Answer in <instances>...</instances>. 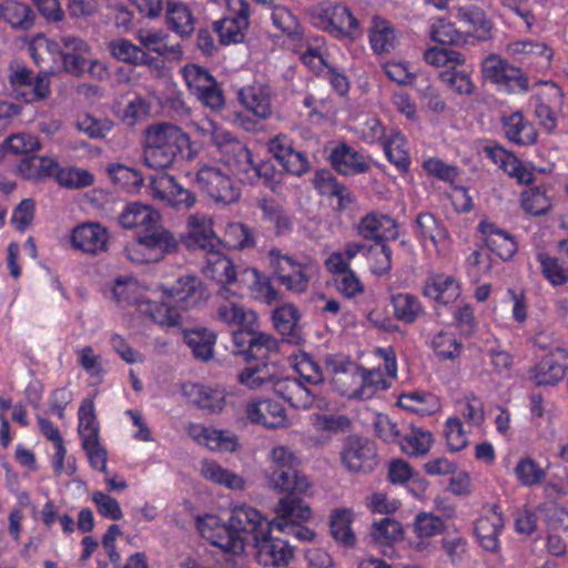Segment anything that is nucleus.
Here are the masks:
<instances>
[{"mask_svg":"<svg viewBox=\"0 0 568 568\" xmlns=\"http://www.w3.org/2000/svg\"><path fill=\"white\" fill-rule=\"evenodd\" d=\"M267 486L284 494L278 499L275 511L294 514L298 518L312 515L310 505L303 499L311 483L301 468V459L286 446L273 447L270 453V465L265 470Z\"/></svg>","mask_w":568,"mask_h":568,"instance_id":"f257e3e1","label":"nucleus"},{"mask_svg":"<svg viewBox=\"0 0 568 568\" xmlns=\"http://www.w3.org/2000/svg\"><path fill=\"white\" fill-rule=\"evenodd\" d=\"M219 321L236 325L232 334L231 352L243 361L265 359L280 352L278 341L268 333L257 329V315L233 301L221 303L216 308Z\"/></svg>","mask_w":568,"mask_h":568,"instance_id":"f03ea898","label":"nucleus"},{"mask_svg":"<svg viewBox=\"0 0 568 568\" xmlns=\"http://www.w3.org/2000/svg\"><path fill=\"white\" fill-rule=\"evenodd\" d=\"M142 144L144 163L155 170L169 169L180 160L192 161L197 155L189 133L168 121L149 124Z\"/></svg>","mask_w":568,"mask_h":568,"instance_id":"7ed1b4c3","label":"nucleus"},{"mask_svg":"<svg viewBox=\"0 0 568 568\" xmlns=\"http://www.w3.org/2000/svg\"><path fill=\"white\" fill-rule=\"evenodd\" d=\"M339 456L342 465L351 473L368 474L378 464L375 442L358 435L344 438Z\"/></svg>","mask_w":568,"mask_h":568,"instance_id":"20e7f679","label":"nucleus"},{"mask_svg":"<svg viewBox=\"0 0 568 568\" xmlns=\"http://www.w3.org/2000/svg\"><path fill=\"white\" fill-rule=\"evenodd\" d=\"M9 83L12 89V97L24 103L43 101L51 94L50 77L47 72L34 74L27 67H18L9 75Z\"/></svg>","mask_w":568,"mask_h":568,"instance_id":"39448f33","label":"nucleus"},{"mask_svg":"<svg viewBox=\"0 0 568 568\" xmlns=\"http://www.w3.org/2000/svg\"><path fill=\"white\" fill-rule=\"evenodd\" d=\"M214 144L221 150L226 165L241 182H252L253 155L245 144L230 133L215 131L212 135Z\"/></svg>","mask_w":568,"mask_h":568,"instance_id":"423d86ee","label":"nucleus"},{"mask_svg":"<svg viewBox=\"0 0 568 568\" xmlns=\"http://www.w3.org/2000/svg\"><path fill=\"white\" fill-rule=\"evenodd\" d=\"M326 371L333 388L339 395L359 399L363 367L347 359L329 357L326 359Z\"/></svg>","mask_w":568,"mask_h":568,"instance_id":"0eeeda50","label":"nucleus"},{"mask_svg":"<svg viewBox=\"0 0 568 568\" xmlns=\"http://www.w3.org/2000/svg\"><path fill=\"white\" fill-rule=\"evenodd\" d=\"M50 52H57L62 61V69L73 77H81L88 68L89 45L77 37H62L60 42H48Z\"/></svg>","mask_w":568,"mask_h":568,"instance_id":"6e6552de","label":"nucleus"},{"mask_svg":"<svg viewBox=\"0 0 568 568\" xmlns=\"http://www.w3.org/2000/svg\"><path fill=\"white\" fill-rule=\"evenodd\" d=\"M152 195L175 210H189L196 202L193 191L180 184L173 175L162 173L150 178Z\"/></svg>","mask_w":568,"mask_h":568,"instance_id":"1a4fd4ad","label":"nucleus"},{"mask_svg":"<svg viewBox=\"0 0 568 568\" xmlns=\"http://www.w3.org/2000/svg\"><path fill=\"white\" fill-rule=\"evenodd\" d=\"M195 182L216 202L233 203L239 199L240 192L231 178L216 166L201 168L195 175Z\"/></svg>","mask_w":568,"mask_h":568,"instance_id":"9d476101","label":"nucleus"},{"mask_svg":"<svg viewBox=\"0 0 568 568\" xmlns=\"http://www.w3.org/2000/svg\"><path fill=\"white\" fill-rule=\"evenodd\" d=\"M212 220L205 215L192 214L186 220L189 231L181 236V242L189 250H203L207 254L219 248L221 240L215 235Z\"/></svg>","mask_w":568,"mask_h":568,"instance_id":"9b49d317","label":"nucleus"},{"mask_svg":"<svg viewBox=\"0 0 568 568\" xmlns=\"http://www.w3.org/2000/svg\"><path fill=\"white\" fill-rule=\"evenodd\" d=\"M163 293L187 310L200 305L207 298L205 285L195 275H183L171 285L162 286Z\"/></svg>","mask_w":568,"mask_h":568,"instance_id":"f8f14e48","label":"nucleus"},{"mask_svg":"<svg viewBox=\"0 0 568 568\" xmlns=\"http://www.w3.org/2000/svg\"><path fill=\"white\" fill-rule=\"evenodd\" d=\"M229 524L236 535L246 538L251 535L254 541L272 531V521L266 520L257 509L246 505L237 506L232 510Z\"/></svg>","mask_w":568,"mask_h":568,"instance_id":"ddd939ff","label":"nucleus"},{"mask_svg":"<svg viewBox=\"0 0 568 568\" xmlns=\"http://www.w3.org/2000/svg\"><path fill=\"white\" fill-rule=\"evenodd\" d=\"M108 230L98 222H84L72 230L71 244L74 248L90 255L108 250Z\"/></svg>","mask_w":568,"mask_h":568,"instance_id":"4468645a","label":"nucleus"},{"mask_svg":"<svg viewBox=\"0 0 568 568\" xmlns=\"http://www.w3.org/2000/svg\"><path fill=\"white\" fill-rule=\"evenodd\" d=\"M138 244L153 254V260H162L168 254L178 252L179 241L160 222L145 231L136 232Z\"/></svg>","mask_w":568,"mask_h":568,"instance_id":"2eb2a0df","label":"nucleus"},{"mask_svg":"<svg viewBox=\"0 0 568 568\" xmlns=\"http://www.w3.org/2000/svg\"><path fill=\"white\" fill-rule=\"evenodd\" d=\"M567 369L568 351L557 347L535 366L531 378L537 386L554 385L565 377Z\"/></svg>","mask_w":568,"mask_h":568,"instance_id":"dca6fc26","label":"nucleus"},{"mask_svg":"<svg viewBox=\"0 0 568 568\" xmlns=\"http://www.w3.org/2000/svg\"><path fill=\"white\" fill-rule=\"evenodd\" d=\"M233 2L229 6L234 9L235 17L215 21L213 24L222 44L241 42L244 38L242 29L248 26V3L246 0H233Z\"/></svg>","mask_w":568,"mask_h":568,"instance_id":"f3484780","label":"nucleus"},{"mask_svg":"<svg viewBox=\"0 0 568 568\" xmlns=\"http://www.w3.org/2000/svg\"><path fill=\"white\" fill-rule=\"evenodd\" d=\"M562 105V90L554 83L537 95L535 114L539 124L547 132H552L556 129L557 114L561 111Z\"/></svg>","mask_w":568,"mask_h":568,"instance_id":"a211bd4d","label":"nucleus"},{"mask_svg":"<svg viewBox=\"0 0 568 568\" xmlns=\"http://www.w3.org/2000/svg\"><path fill=\"white\" fill-rule=\"evenodd\" d=\"M246 416L255 424L267 428L285 427L287 416L284 406L273 399L251 400L246 404Z\"/></svg>","mask_w":568,"mask_h":568,"instance_id":"6ab92c4d","label":"nucleus"},{"mask_svg":"<svg viewBox=\"0 0 568 568\" xmlns=\"http://www.w3.org/2000/svg\"><path fill=\"white\" fill-rule=\"evenodd\" d=\"M318 19L323 28L334 33L336 37H354V31H356L358 27V21L349 9L339 3L323 8Z\"/></svg>","mask_w":568,"mask_h":568,"instance_id":"aec40b11","label":"nucleus"},{"mask_svg":"<svg viewBox=\"0 0 568 568\" xmlns=\"http://www.w3.org/2000/svg\"><path fill=\"white\" fill-rule=\"evenodd\" d=\"M256 559L264 566H281L287 565L293 558V548L290 547L288 540L280 538H272L271 534L257 538L255 541Z\"/></svg>","mask_w":568,"mask_h":568,"instance_id":"412c9836","label":"nucleus"},{"mask_svg":"<svg viewBox=\"0 0 568 568\" xmlns=\"http://www.w3.org/2000/svg\"><path fill=\"white\" fill-rule=\"evenodd\" d=\"M199 529L203 537H205L213 546L221 548L226 552L239 555L244 551L245 536L236 535L231 529L230 524H214V527L209 524H200Z\"/></svg>","mask_w":568,"mask_h":568,"instance_id":"4be33fe9","label":"nucleus"},{"mask_svg":"<svg viewBox=\"0 0 568 568\" xmlns=\"http://www.w3.org/2000/svg\"><path fill=\"white\" fill-rule=\"evenodd\" d=\"M301 314L295 305L285 303L273 311L272 321L276 331L291 344L298 345L303 341L300 324Z\"/></svg>","mask_w":568,"mask_h":568,"instance_id":"5701e85b","label":"nucleus"},{"mask_svg":"<svg viewBox=\"0 0 568 568\" xmlns=\"http://www.w3.org/2000/svg\"><path fill=\"white\" fill-rule=\"evenodd\" d=\"M268 151L283 169L294 175H302L310 170L305 153L296 151L283 139L275 138L268 143Z\"/></svg>","mask_w":568,"mask_h":568,"instance_id":"b1692460","label":"nucleus"},{"mask_svg":"<svg viewBox=\"0 0 568 568\" xmlns=\"http://www.w3.org/2000/svg\"><path fill=\"white\" fill-rule=\"evenodd\" d=\"M358 232L364 239L374 241L396 239L398 234L396 221L377 212H371L361 219Z\"/></svg>","mask_w":568,"mask_h":568,"instance_id":"393cba45","label":"nucleus"},{"mask_svg":"<svg viewBox=\"0 0 568 568\" xmlns=\"http://www.w3.org/2000/svg\"><path fill=\"white\" fill-rule=\"evenodd\" d=\"M503 527L504 518L497 511V506H493L486 515L476 520L474 531L483 548L495 552L499 548L498 536Z\"/></svg>","mask_w":568,"mask_h":568,"instance_id":"a878e982","label":"nucleus"},{"mask_svg":"<svg viewBox=\"0 0 568 568\" xmlns=\"http://www.w3.org/2000/svg\"><path fill=\"white\" fill-rule=\"evenodd\" d=\"M274 392L297 409H308L314 402L311 389L295 377L277 379L274 383Z\"/></svg>","mask_w":568,"mask_h":568,"instance_id":"bb28decb","label":"nucleus"},{"mask_svg":"<svg viewBox=\"0 0 568 568\" xmlns=\"http://www.w3.org/2000/svg\"><path fill=\"white\" fill-rule=\"evenodd\" d=\"M161 221L160 213L139 202L129 203L119 215V223L124 229H138V232L152 227L156 222Z\"/></svg>","mask_w":568,"mask_h":568,"instance_id":"cd10ccee","label":"nucleus"},{"mask_svg":"<svg viewBox=\"0 0 568 568\" xmlns=\"http://www.w3.org/2000/svg\"><path fill=\"white\" fill-rule=\"evenodd\" d=\"M314 186L322 195L336 197V210L343 211L354 201V196L349 189L339 183L329 171H317L314 178Z\"/></svg>","mask_w":568,"mask_h":568,"instance_id":"c85d7f7f","label":"nucleus"},{"mask_svg":"<svg viewBox=\"0 0 568 568\" xmlns=\"http://www.w3.org/2000/svg\"><path fill=\"white\" fill-rule=\"evenodd\" d=\"M329 159L333 168L344 175L364 173L369 170V164L363 154L346 144L334 149Z\"/></svg>","mask_w":568,"mask_h":568,"instance_id":"c756f323","label":"nucleus"},{"mask_svg":"<svg viewBox=\"0 0 568 568\" xmlns=\"http://www.w3.org/2000/svg\"><path fill=\"white\" fill-rule=\"evenodd\" d=\"M423 293L438 303L449 304L458 298L460 288L454 276L435 274L426 281Z\"/></svg>","mask_w":568,"mask_h":568,"instance_id":"7c9ffc66","label":"nucleus"},{"mask_svg":"<svg viewBox=\"0 0 568 568\" xmlns=\"http://www.w3.org/2000/svg\"><path fill=\"white\" fill-rule=\"evenodd\" d=\"M479 230L485 236V243L491 252L501 260H509L517 251V243L513 236L490 223H480Z\"/></svg>","mask_w":568,"mask_h":568,"instance_id":"2f4dec72","label":"nucleus"},{"mask_svg":"<svg viewBox=\"0 0 568 568\" xmlns=\"http://www.w3.org/2000/svg\"><path fill=\"white\" fill-rule=\"evenodd\" d=\"M204 273L220 284H234L240 281L232 260L220 253L217 248L207 254Z\"/></svg>","mask_w":568,"mask_h":568,"instance_id":"473e14b6","label":"nucleus"},{"mask_svg":"<svg viewBox=\"0 0 568 568\" xmlns=\"http://www.w3.org/2000/svg\"><path fill=\"white\" fill-rule=\"evenodd\" d=\"M111 55L118 61L132 65H153L155 58L126 39H114L108 43Z\"/></svg>","mask_w":568,"mask_h":568,"instance_id":"72a5a7b5","label":"nucleus"},{"mask_svg":"<svg viewBox=\"0 0 568 568\" xmlns=\"http://www.w3.org/2000/svg\"><path fill=\"white\" fill-rule=\"evenodd\" d=\"M503 128L506 136L517 144L530 145L537 140V131L530 122L524 119L520 112L503 116Z\"/></svg>","mask_w":568,"mask_h":568,"instance_id":"f704fd0d","label":"nucleus"},{"mask_svg":"<svg viewBox=\"0 0 568 568\" xmlns=\"http://www.w3.org/2000/svg\"><path fill=\"white\" fill-rule=\"evenodd\" d=\"M240 102L254 115L265 119L271 112L270 89L263 85L242 88L239 91Z\"/></svg>","mask_w":568,"mask_h":568,"instance_id":"c9c22d12","label":"nucleus"},{"mask_svg":"<svg viewBox=\"0 0 568 568\" xmlns=\"http://www.w3.org/2000/svg\"><path fill=\"white\" fill-rule=\"evenodd\" d=\"M353 516L346 508L334 509L329 516V530L332 537L339 545L352 548L356 545V536L351 527Z\"/></svg>","mask_w":568,"mask_h":568,"instance_id":"e433bc0d","label":"nucleus"},{"mask_svg":"<svg viewBox=\"0 0 568 568\" xmlns=\"http://www.w3.org/2000/svg\"><path fill=\"white\" fill-rule=\"evenodd\" d=\"M277 516L272 520V530L276 529L287 536L294 537L300 541H311L315 538V531L301 523L307 521L311 517L298 518L294 514H284V511H276Z\"/></svg>","mask_w":568,"mask_h":568,"instance_id":"4c0bfd02","label":"nucleus"},{"mask_svg":"<svg viewBox=\"0 0 568 568\" xmlns=\"http://www.w3.org/2000/svg\"><path fill=\"white\" fill-rule=\"evenodd\" d=\"M183 339L195 358L204 362L212 358L216 342V335L213 332L207 328L185 331Z\"/></svg>","mask_w":568,"mask_h":568,"instance_id":"58836bf2","label":"nucleus"},{"mask_svg":"<svg viewBox=\"0 0 568 568\" xmlns=\"http://www.w3.org/2000/svg\"><path fill=\"white\" fill-rule=\"evenodd\" d=\"M0 8L2 20L13 29L28 30L34 23V13L28 4L9 0L1 3Z\"/></svg>","mask_w":568,"mask_h":568,"instance_id":"ea45409f","label":"nucleus"},{"mask_svg":"<svg viewBox=\"0 0 568 568\" xmlns=\"http://www.w3.org/2000/svg\"><path fill=\"white\" fill-rule=\"evenodd\" d=\"M257 205L263 213V219L274 225L277 236H282L292 231V219L281 204L276 203L274 200L262 199L258 201Z\"/></svg>","mask_w":568,"mask_h":568,"instance_id":"a19ab883","label":"nucleus"},{"mask_svg":"<svg viewBox=\"0 0 568 568\" xmlns=\"http://www.w3.org/2000/svg\"><path fill=\"white\" fill-rule=\"evenodd\" d=\"M57 162L50 158L31 155L21 160L18 172L26 180H40L54 173Z\"/></svg>","mask_w":568,"mask_h":568,"instance_id":"79ce46f5","label":"nucleus"},{"mask_svg":"<svg viewBox=\"0 0 568 568\" xmlns=\"http://www.w3.org/2000/svg\"><path fill=\"white\" fill-rule=\"evenodd\" d=\"M166 19L172 30L189 37L194 30L191 10L182 3H168Z\"/></svg>","mask_w":568,"mask_h":568,"instance_id":"37998d69","label":"nucleus"},{"mask_svg":"<svg viewBox=\"0 0 568 568\" xmlns=\"http://www.w3.org/2000/svg\"><path fill=\"white\" fill-rule=\"evenodd\" d=\"M369 40L375 52L388 53L395 48L396 37L394 29L387 21L375 18Z\"/></svg>","mask_w":568,"mask_h":568,"instance_id":"c03bdc74","label":"nucleus"},{"mask_svg":"<svg viewBox=\"0 0 568 568\" xmlns=\"http://www.w3.org/2000/svg\"><path fill=\"white\" fill-rule=\"evenodd\" d=\"M202 474L206 479L231 489H242L244 487V479L240 475L222 468L215 462H205L202 467Z\"/></svg>","mask_w":568,"mask_h":568,"instance_id":"a18cd8bd","label":"nucleus"},{"mask_svg":"<svg viewBox=\"0 0 568 568\" xmlns=\"http://www.w3.org/2000/svg\"><path fill=\"white\" fill-rule=\"evenodd\" d=\"M79 434L82 442L90 444L99 437V426L92 399H84L79 408Z\"/></svg>","mask_w":568,"mask_h":568,"instance_id":"49530a36","label":"nucleus"},{"mask_svg":"<svg viewBox=\"0 0 568 568\" xmlns=\"http://www.w3.org/2000/svg\"><path fill=\"white\" fill-rule=\"evenodd\" d=\"M224 241L230 247L237 250L251 248L256 244L253 230L241 222L227 224Z\"/></svg>","mask_w":568,"mask_h":568,"instance_id":"de8ad7c7","label":"nucleus"},{"mask_svg":"<svg viewBox=\"0 0 568 568\" xmlns=\"http://www.w3.org/2000/svg\"><path fill=\"white\" fill-rule=\"evenodd\" d=\"M253 174L254 176H252V182H247V184L253 185L261 180L272 192H278L282 184L283 173L275 168L271 160H262L258 163H254Z\"/></svg>","mask_w":568,"mask_h":568,"instance_id":"09e8293b","label":"nucleus"},{"mask_svg":"<svg viewBox=\"0 0 568 568\" xmlns=\"http://www.w3.org/2000/svg\"><path fill=\"white\" fill-rule=\"evenodd\" d=\"M273 354L267 358L261 359L262 364H257L252 367L244 368L239 375L237 381L240 384L247 386L251 389L262 387L264 384L273 379V372L266 362Z\"/></svg>","mask_w":568,"mask_h":568,"instance_id":"8fccbe9b","label":"nucleus"},{"mask_svg":"<svg viewBox=\"0 0 568 568\" xmlns=\"http://www.w3.org/2000/svg\"><path fill=\"white\" fill-rule=\"evenodd\" d=\"M371 536L377 544H389L404 538V529L400 523L385 517L374 521L371 528Z\"/></svg>","mask_w":568,"mask_h":568,"instance_id":"3c124183","label":"nucleus"},{"mask_svg":"<svg viewBox=\"0 0 568 568\" xmlns=\"http://www.w3.org/2000/svg\"><path fill=\"white\" fill-rule=\"evenodd\" d=\"M108 173L114 183L126 189L129 192L138 191L143 184L141 172L123 164L109 165Z\"/></svg>","mask_w":568,"mask_h":568,"instance_id":"603ef678","label":"nucleus"},{"mask_svg":"<svg viewBox=\"0 0 568 568\" xmlns=\"http://www.w3.org/2000/svg\"><path fill=\"white\" fill-rule=\"evenodd\" d=\"M392 301L395 315L402 322L413 323L423 313V307L414 295L400 293L393 296Z\"/></svg>","mask_w":568,"mask_h":568,"instance_id":"864d4df0","label":"nucleus"},{"mask_svg":"<svg viewBox=\"0 0 568 568\" xmlns=\"http://www.w3.org/2000/svg\"><path fill=\"white\" fill-rule=\"evenodd\" d=\"M57 182L68 189H81L90 186L94 178L84 169L64 168L55 172Z\"/></svg>","mask_w":568,"mask_h":568,"instance_id":"5fc2aeb1","label":"nucleus"},{"mask_svg":"<svg viewBox=\"0 0 568 568\" xmlns=\"http://www.w3.org/2000/svg\"><path fill=\"white\" fill-rule=\"evenodd\" d=\"M193 390L196 395L194 403L199 408L209 413H220L223 409L225 398L222 390L199 385L193 386Z\"/></svg>","mask_w":568,"mask_h":568,"instance_id":"6e6d98bb","label":"nucleus"},{"mask_svg":"<svg viewBox=\"0 0 568 568\" xmlns=\"http://www.w3.org/2000/svg\"><path fill=\"white\" fill-rule=\"evenodd\" d=\"M432 442V433L414 427L399 440V444L402 449L409 455H424L429 450Z\"/></svg>","mask_w":568,"mask_h":568,"instance_id":"4d7b16f0","label":"nucleus"},{"mask_svg":"<svg viewBox=\"0 0 568 568\" xmlns=\"http://www.w3.org/2000/svg\"><path fill=\"white\" fill-rule=\"evenodd\" d=\"M338 258H341L338 256ZM336 286L337 290L347 297H352L363 291V285L356 277L353 271L349 270L348 265L339 260L336 264Z\"/></svg>","mask_w":568,"mask_h":568,"instance_id":"13d9d810","label":"nucleus"},{"mask_svg":"<svg viewBox=\"0 0 568 568\" xmlns=\"http://www.w3.org/2000/svg\"><path fill=\"white\" fill-rule=\"evenodd\" d=\"M445 528V521L433 513H419L415 517L414 531L419 538L440 535Z\"/></svg>","mask_w":568,"mask_h":568,"instance_id":"bf43d9fd","label":"nucleus"},{"mask_svg":"<svg viewBox=\"0 0 568 568\" xmlns=\"http://www.w3.org/2000/svg\"><path fill=\"white\" fill-rule=\"evenodd\" d=\"M77 128L91 139H103L112 130L113 122L106 118L97 119L90 114L78 118Z\"/></svg>","mask_w":568,"mask_h":568,"instance_id":"052dcab7","label":"nucleus"},{"mask_svg":"<svg viewBox=\"0 0 568 568\" xmlns=\"http://www.w3.org/2000/svg\"><path fill=\"white\" fill-rule=\"evenodd\" d=\"M313 425L317 430L329 434H343L352 428V420L341 414H315Z\"/></svg>","mask_w":568,"mask_h":568,"instance_id":"680f3d73","label":"nucleus"},{"mask_svg":"<svg viewBox=\"0 0 568 568\" xmlns=\"http://www.w3.org/2000/svg\"><path fill=\"white\" fill-rule=\"evenodd\" d=\"M2 144L4 154L11 153L14 155L27 154L40 148L38 138L30 133L12 134Z\"/></svg>","mask_w":568,"mask_h":568,"instance_id":"e2e57ef3","label":"nucleus"},{"mask_svg":"<svg viewBox=\"0 0 568 568\" xmlns=\"http://www.w3.org/2000/svg\"><path fill=\"white\" fill-rule=\"evenodd\" d=\"M521 206L530 214L542 215L550 210L551 203L545 192L540 187L536 186L523 192Z\"/></svg>","mask_w":568,"mask_h":568,"instance_id":"0e129e2a","label":"nucleus"},{"mask_svg":"<svg viewBox=\"0 0 568 568\" xmlns=\"http://www.w3.org/2000/svg\"><path fill=\"white\" fill-rule=\"evenodd\" d=\"M424 59L427 63L437 68L446 67L449 63L456 65L465 62V58L460 52L444 47L429 48L424 52Z\"/></svg>","mask_w":568,"mask_h":568,"instance_id":"69168bd1","label":"nucleus"},{"mask_svg":"<svg viewBox=\"0 0 568 568\" xmlns=\"http://www.w3.org/2000/svg\"><path fill=\"white\" fill-rule=\"evenodd\" d=\"M440 80L458 94H471L475 85L469 75L464 71L456 70L455 65L440 72Z\"/></svg>","mask_w":568,"mask_h":568,"instance_id":"338daca9","label":"nucleus"},{"mask_svg":"<svg viewBox=\"0 0 568 568\" xmlns=\"http://www.w3.org/2000/svg\"><path fill=\"white\" fill-rule=\"evenodd\" d=\"M538 260L542 274L552 285H562L568 281V268L564 267L556 257L539 253Z\"/></svg>","mask_w":568,"mask_h":568,"instance_id":"774afa93","label":"nucleus"}]
</instances>
